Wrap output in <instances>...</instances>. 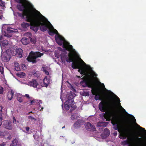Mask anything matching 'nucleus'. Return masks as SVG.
<instances>
[{
	"label": "nucleus",
	"instance_id": "f8f14e48",
	"mask_svg": "<svg viewBox=\"0 0 146 146\" xmlns=\"http://www.w3.org/2000/svg\"><path fill=\"white\" fill-rule=\"evenodd\" d=\"M85 127L88 131H94L96 130L95 126L89 122H87L85 124Z\"/></svg>",
	"mask_w": 146,
	"mask_h": 146
},
{
	"label": "nucleus",
	"instance_id": "72a5a7b5",
	"mask_svg": "<svg viewBox=\"0 0 146 146\" xmlns=\"http://www.w3.org/2000/svg\"><path fill=\"white\" fill-rule=\"evenodd\" d=\"M33 75L36 78H38L40 76V74L38 72H35L33 74Z\"/></svg>",
	"mask_w": 146,
	"mask_h": 146
},
{
	"label": "nucleus",
	"instance_id": "5fc2aeb1",
	"mask_svg": "<svg viewBox=\"0 0 146 146\" xmlns=\"http://www.w3.org/2000/svg\"><path fill=\"white\" fill-rule=\"evenodd\" d=\"M114 95L116 97V98H117V101L119 102H120V99L117 96H116V95L114 94Z\"/></svg>",
	"mask_w": 146,
	"mask_h": 146
},
{
	"label": "nucleus",
	"instance_id": "774afa93",
	"mask_svg": "<svg viewBox=\"0 0 146 146\" xmlns=\"http://www.w3.org/2000/svg\"><path fill=\"white\" fill-rule=\"evenodd\" d=\"M138 135L139 136V137H141L142 136L141 135L140 133H138Z\"/></svg>",
	"mask_w": 146,
	"mask_h": 146
},
{
	"label": "nucleus",
	"instance_id": "9b49d317",
	"mask_svg": "<svg viewBox=\"0 0 146 146\" xmlns=\"http://www.w3.org/2000/svg\"><path fill=\"white\" fill-rule=\"evenodd\" d=\"M83 80L80 82L81 85L84 87H88L89 88H91L92 85L91 84V82L90 81L89 78H81Z\"/></svg>",
	"mask_w": 146,
	"mask_h": 146
},
{
	"label": "nucleus",
	"instance_id": "37998d69",
	"mask_svg": "<svg viewBox=\"0 0 146 146\" xmlns=\"http://www.w3.org/2000/svg\"><path fill=\"white\" fill-rule=\"evenodd\" d=\"M13 121L14 123L16 124V122L19 123V121H17L16 119L14 117H13Z\"/></svg>",
	"mask_w": 146,
	"mask_h": 146
},
{
	"label": "nucleus",
	"instance_id": "bf43d9fd",
	"mask_svg": "<svg viewBox=\"0 0 146 146\" xmlns=\"http://www.w3.org/2000/svg\"><path fill=\"white\" fill-rule=\"evenodd\" d=\"M3 109V107L2 106H0V111H2Z\"/></svg>",
	"mask_w": 146,
	"mask_h": 146
},
{
	"label": "nucleus",
	"instance_id": "f257e3e1",
	"mask_svg": "<svg viewBox=\"0 0 146 146\" xmlns=\"http://www.w3.org/2000/svg\"><path fill=\"white\" fill-rule=\"evenodd\" d=\"M33 13V15L31 18V20L28 21L31 23L30 28L36 33L40 27V30L42 31L41 28L45 26L46 18L36 10Z\"/></svg>",
	"mask_w": 146,
	"mask_h": 146
},
{
	"label": "nucleus",
	"instance_id": "864d4df0",
	"mask_svg": "<svg viewBox=\"0 0 146 146\" xmlns=\"http://www.w3.org/2000/svg\"><path fill=\"white\" fill-rule=\"evenodd\" d=\"M71 89L74 92H76V90L75 89V88L73 86H72L71 87Z\"/></svg>",
	"mask_w": 146,
	"mask_h": 146
},
{
	"label": "nucleus",
	"instance_id": "3c124183",
	"mask_svg": "<svg viewBox=\"0 0 146 146\" xmlns=\"http://www.w3.org/2000/svg\"><path fill=\"white\" fill-rule=\"evenodd\" d=\"M3 132L0 131V137H2L4 136V134Z\"/></svg>",
	"mask_w": 146,
	"mask_h": 146
},
{
	"label": "nucleus",
	"instance_id": "473e14b6",
	"mask_svg": "<svg viewBox=\"0 0 146 146\" xmlns=\"http://www.w3.org/2000/svg\"><path fill=\"white\" fill-rule=\"evenodd\" d=\"M64 107L66 110H68L69 109L70 107L68 104H66L65 102L64 104Z\"/></svg>",
	"mask_w": 146,
	"mask_h": 146
},
{
	"label": "nucleus",
	"instance_id": "39448f33",
	"mask_svg": "<svg viewBox=\"0 0 146 146\" xmlns=\"http://www.w3.org/2000/svg\"><path fill=\"white\" fill-rule=\"evenodd\" d=\"M41 29L42 31H46L48 29V33L50 35H54L55 34H56V35L59 34L57 31L54 29L52 25L46 18L45 26L43 27H42Z\"/></svg>",
	"mask_w": 146,
	"mask_h": 146
},
{
	"label": "nucleus",
	"instance_id": "e433bc0d",
	"mask_svg": "<svg viewBox=\"0 0 146 146\" xmlns=\"http://www.w3.org/2000/svg\"><path fill=\"white\" fill-rule=\"evenodd\" d=\"M8 44V42L7 40H4L2 42V44L4 46L7 45Z\"/></svg>",
	"mask_w": 146,
	"mask_h": 146
},
{
	"label": "nucleus",
	"instance_id": "a878e982",
	"mask_svg": "<svg viewBox=\"0 0 146 146\" xmlns=\"http://www.w3.org/2000/svg\"><path fill=\"white\" fill-rule=\"evenodd\" d=\"M18 139L15 138L12 141L10 146H17L18 143Z\"/></svg>",
	"mask_w": 146,
	"mask_h": 146
},
{
	"label": "nucleus",
	"instance_id": "c85d7f7f",
	"mask_svg": "<svg viewBox=\"0 0 146 146\" xmlns=\"http://www.w3.org/2000/svg\"><path fill=\"white\" fill-rule=\"evenodd\" d=\"M110 133L109 130L107 128H106L105 129L104 132H103V135H104L105 136V137H106L108 136H109L110 134ZM103 134L101 135L102 136Z\"/></svg>",
	"mask_w": 146,
	"mask_h": 146
},
{
	"label": "nucleus",
	"instance_id": "13d9d810",
	"mask_svg": "<svg viewBox=\"0 0 146 146\" xmlns=\"http://www.w3.org/2000/svg\"><path fill=\"white\" fill-rule=\"evenodd\" d=\"M25 96L28 98H30L29 95L28 94H26L25 95Z\"/></svg>",
	"mask_w": 146,
	"mask_h": 146
},
{
	"label": "nucleus",
	"instance_id": "f03ea898",
	"mask_svg": "<svg viewBox=\"0 0 146 146\" xmlns=\"http://www.w3.org/2000/svg\"><path fill=\"white\" fill-rule=\"evenodd\" d=\"M55 40L56 42L59 45H62L63 48L65 49L63 51L66 52V50L69 51L68 54V57L66 58V61L67 62H70L73 61L75 59V57L76 56V52H73L72 51L74 49L72 45L70 44L69 43L65 40V39L61 36L59 34L56 35L55 36Z\"/></svg>",
	"mask_w": 146,
	"mask_h": 146
},
{
	"label": "nucleus",
	"instance_id": "b1692460",
	"mask_svg": "<svg viewBox=\"0 0 146 146\" xmlns=\"http://www.w3.org/2000/svg\"><path fill=\"white\" fill-rule=\"evenodd\" d=\"M76 96V94L72 92H70L67 95V97L68 99L73 100L74 98Z\"/></svg>",
	"mask_w": 146,
	"mask_h": 146
},
{
	"label": "nucleus",
	"instance_id": "a211bd4d",
	"mask_svg": "<svg viewBox=\"0 0 146 146\" xmlns=\"http://www.w3.org/2000/svg\"><path fill=\"white\" fill-rule=\"evenodd\" d=\"M15 53H14L13 55L14 56L16 54H18V56L19 58H21L22 57L23 55V50L21 48H19L17 49L15 51Z\"/></svg>",
	"mask_w": 146,
	"mask_h": 146
},
{
	"label": "nucleus",
	"instance_id": "bb28decb",
	"mask_svg": "<svg viewBox=\"0 0 146 146\" xmlns=\"http://www.w3.org/2000/svg\"><path fill=\"white\" fill-rule=\"evenodd\" d=\"M17 3H20L21 4H24L25 5H26V3H31L27 0H15Z\"/></svg>",
	"mask_w": 146,
	"mask_h": 146
},
{
	"label": "nucleus",
	"instance_id": "2eb2a0df",
	"mask_svg": "<svg viewBox=\"0 0 146 146\" xmlns=\"http://www.w3.org/2000/svg\"><path fill=\"white\" fill-rule=\"evenodd\" d=\"M4 126L6 129L9 130L12 129L13 127L11 122L10 121H7L4 122Z\"/></svg>",
	"mask_w": 146,
	"mask_h": 146
},
{
	"label": "nucleus",
	"instance_id": "f704fd0d",
	"mask_svg": "<svg viewBox=\"0 0 146 146\" xmlns=\"http://www.w3.org/2000/svg\"><path fill=\"white\" fill-rule=\"evenodd\" d=\"M0 72L2 74H4V68L3 66H1L0 65Z\"/></svg>",
	"mask_w": 146,
	"mask_h": 146
},
{
	"label": "nucleus",
	"instance_id": "4468645a",
	"mask_svg": "<svg viewBox=\"0 0 146 146\" xmlns=\"http://www.w3.org/2000/svg\"><path fill=\"white\" fill-rule=\"evenodd\" d=\"M1 56L2 61L5 62L9 61L11 58L10 56L5 52L2 53Z\"/></svg>",
	"mask_w": 146,
	"mask_h": 146
},
{
	"label": "nucleus",
	"instance_id": "20e7f679",
	"mask_svg": "<svg viewBox=\"0 0 146 146\" xmlns=\"http://www.w3.org/2000/svg\"><path fill=\"white\" fill-rule=\"evenodd\" d=\"M108 106L110 109L113 110L115 108V104L113 102H111V103H109L105 100H103L98 105L99 110L102 112L108 110Z\"/></svg>",
	"mask_w": 146,
	"mask_h": 146
},
{
	"label": "nucleus",
	"instance_id": "79ce46f5",
	"mask_svg": "<svg viewBox=\"0 0 146 146\" xmlns=\"http://www.w3.org/2000/svg\"><path fill=\"white\" fill-rule=\"evenodd\" d=\"M28 118L29 119H31V120L32 121L33 120H34L35 121H36L37 120V119H36L35 118H34L32 116H28Z\"/></svg>",
	"mask_w": 146,
	"mask_h": 146
},
{
	"label": "nucleus",
	"instance_id": "7c9ffc66",
	"mask_svg": "<svg viewBox=\"0 0 146 146\" xmlns=\"http://www.w3.org/2000/svg\"><path fill=\"white\" fill-rule=\"evenodd\" d=\"M15 68L16 70L17 71L20 70V68L19 67V63L17 62L15 63L14 64Z\"/></svg>",
	"mask_w": 146,
	"mask_h": 146
},
{
	"label": "nucleus",
	"instance_id": "9d476101",
	"mask_svg": "<svg viewBox=\"0 0 146 146\" xmlns=\"http://www.w3.org/2000/svg\"><path fill=\"white\" fill-rule=\"evenodd\" d=\"M91 92L92 94L95 95L94 99L96 100H101V96L100 92L99 89L96 87H93L92 88Z\"/></svg>",
	"mask_w": 146,
	"mask_h": 146
},
{
	"label": "nucleus",
	"instance_id": "7ed1b4c3",
	"mask_svg": "<svg viewBox=\"0 0 146 146\" xmlns=\"http://www.w3.org/2000/svg\"><path fill=\"white\" fill-rule=\"evenodd\" d=\"M26 5L24 4H18L17 6V8L19 11H23V13H21L18 12L17 14L18 16L24 19L25 17L26 16V21H30L31 18L33 15V13L35 12V11H33V9L34 8L33 6L31 3H27Z\"/></svg>",
	"mask_w": 146,
	"mask_h": 146
},
{
	"label": "nucleus",
	"instance_id": "052dcab7",
	"mask_svg": "<svg viewBox=\"0 0 146 146\" xmlns=\"http://www.w3.org/2000/svg\"><path fill=\"white\" fill-rule=\"evenodd\" d=\"M11 135H10L9 136L7 137V139H11Z\"/></svg>",
	"mask_w": 146,
	"mask_h": 146
},
{
	"label": "nucleus",
	"instance_id": "0eeeda50",
	"mask_svg": "<svg viewBox=\"0 0 146 146\" xmlns=\"http://www.w3.org/2000/svg\"><path fill=\"white\" fill-rule=\"evenodd\" d=\"M77 57V55L76 54V56L75 57V59L73 60L72 63V67L74 69H79L78 71L80 72L81 74H84V71L85 69L82 67V65L81 62L75 60L76 58Z\"/></svg>",
	"mask_w": 146,
	"mask_h": 146
},
{
	"label": "nucleus",
	"instance_id": "a18cd8bd",
	"mask_svg": "<svg viewBox=\"0 0 146 146\" xmlns=\"http://www.w3.org/2000/svg\"><path fill=\"white\" fill-rule=\"evenodd\" d=\"M26 35L27 36H28L29 38H31V37L32 36V35L31 33L30 32H28L26 34Z\"/></svg>",
	"mask_w": 146,
	"mask_h": 146
},
{
	"label": "nucleus",
	"instance_id": "4be33fe9",
	"mask_svg": "<svg viewBox=\"0 0 146 146\" xmlns=\"http://www.w3.org/2000/svg\"><path fill=\"white\" fill-rule=\"evenodd\" d=\"M129 141H131V142H130L127 139L125 141H122V144L124 145H128L129 146H134L133 145V141H130V140Z\"/></svg>",
	"mask_w": 146,
	"mask_h": 146
},
{
	"label": "nucleus",
	"instance_id": "2f4dec72",
	"mask_svg": "<svg viewBox=\"0 0 146 146\" xmlns=\"http://www.w3.org/2000/svg\"><path fill=\"white\" fill-rule=\"evenodd\" d=\"M7 31L8 33H9L16 32L15 31L14 29L10 27H7Z\"/></svg>",
	"mask_w": 146,
	"mask_h": 146
},
{
	"label": "nucleus",
	"instance_id": "a19ab883",
	"mask_svg": "<svg viewBox=\"0 0 146 146\" xmlns=\"http://www.w3.org/2000/svg\"><path fill=\"white\" fill-rule=\"evenodd\" d=\"M0 6L3 7H4L5 6V3L2 0H0Z\"/></svg>",
	"mask_w": 146,
	"mask_h": 146
},
{
	"label": "nucleus",
	"instance_id": "6e6d98bb",
	"mask_svg": "<svg viewBox=\"0 0 146 146\" xmlns=\"http://www.w3.org/2000/svg\"><path fill=\"white\" fill-rule=\"evenodd\" d=\"M25 129H26V130L28 131H29V127H25Z\"/></svg>",
	"mask_w": 146,
	"mask_h": 146
},
{
	"label": "nucleus",
	"instance_id": "6ab92c4d",
	"mask_svg": "<svg viewBox=\"0 0 146 146\" xmlns=\"http://www.w3.org/2000/svg\"><path fill=\"white\" fill-rule=\"evenodd\" d=\"M14 93V91L12 90H11L9 91L7 96L8 99L9 100H11L12 99Z\"/></svg>",
	"mask_w": 146,
	"mask_h": 146
},
{
	"label": "nucleus",
	"instance_id": "6e6552de",
	"mask_svg": "<svg viewBox=\"0 0 146 146\" xmlns=\"http://www.w3.org/2000/svg\"><path fill=\"white\" fill-rule=\"evenodd\" d=\"M130 141H133L134 146H143L146 145L143 143V140L141 137H139L137 135L130 139Z\"/></svg>",
	"mask_w": 146,
	"mask_h": 146
},
{
	"label": "nucleus",
	"instance_id": "4d7b16f0",
	"mask_svg": "<svg viewBox=\"0 0 146 146\" xmlns=\"http://www.w3.org/2000/svg\"><path fill=\"white\" fill-rule=\"evenodd\" d=\"M80 59L81 61V62H82V63L83 64H85V63L83 61V60L81 59V58H80Z\"/></svg>",
	"mask_w": 146,
	"mask_h": 146
},
{
	"label": "nucleus",
	"instance_id": "423d86ee",
	"mask_svg": "<svg viewBox=\"0 0 146 146\" xmlns=\"http://www.w3.org/2000/svg\"><path fill=\"white\" fill-rule=\"evenodd\" d=\"M115 113L113 112L108 111L104 114L105 117H107L109 120L111 119H112L111 123L113 126L114 129L115 130L118 129V131H119V122L116 119V117H115Z\"/></svg>",
	"mask_w": 146,
	"mask_h": 146
},
{
	"label": "nucleus",
	"instance_id": "de8ad7c7",
	"mask_svg": "<svg viewBox=\"0 0 146 146\" xmlns=\"http://www.w3.org/2000/svg\"><path fill=\"white\" fill-rule=\"evenodd\" d=\"M16 96L17 97V98H19V97H21L22 96L21 94H19V93L16 94Z\"/></svg>",
	"mask_w": 146,
	"mask_h": 146
},
{
	"label": "nucleus",
	"instance_id": "aec40b11",
	"mask_svg": "<svg viewBox=\"0 0 146 146\" xmlns=\"http://www.w3.org/2000/svg\"><path fill=\"white\" fill-rule=\"evenodd\" d=\"M127 123L129 124V125H127V128L126 129V131H127L129 133L132 132L133 131V125L129 121H127Z\"/></svg>",
	"mask_w": 146,
	"mask_h": 146
},
{
	"label": "nucleus",
	"instance_id": "ddd939ff",
	"mask_svg": "<svg viewBox=\"0 0 146 146\" xmlns=\"http://www.w3.org/2000/svg\"><path fill=\"white\" fill-rule=\"evenodd\" d=\"M66 104H68L69 106L72 109H70V111L72 112V110H75L76 108V105L74 106V100L68 99L66 102Z\"/></svg>",
	"mask_w": 146,
	"mask_h": 146
},
{
	"label": "nucleus",
	"instance_id": "cd10ccee",
	"mask_svg": "<svg viewBox=\"0 0 146 146\" xmlns=\"http://www.w3.org/2000/svg\"><path fill=\"white\" fill-rule=\"evenodd\" d=\"M42 101L40 100L38 101L36 99H34L31 101V104H39V107H41V105H40V103H42Z\"/></svg>",
	"mask_w": 146,
	"mask_h": 146
},
{
	"label": "nucleus",
	"instance_id": "4c0bfd02",
	"mask_svg": "<svg viewBox=\"0 0 146 146\" xmlns=\"http://www.w3.org/2000/svg\"><path fill=\"white\" fill-rule=\"evenodd\" d=\"M31 41L33 43L35 44L36 42V40L35 38H30Z\"/></svg>",
	"mask_w": 146,
	"mask_h": 146
},
{
	"label": "nucleus",
	"instance_id": "dca6fc26",
	"mask_svg": "<svg viewBox=\"0 0 146 146\" xmlns=\"http://www.w3.org/2000/svg\"><path fill=\"white\" fill-rule=\"evenodd\" d=\"M28 85L34 88H36L39 85L36 80L35 79H32L29 82H28Z\"/></svg>",
	"mask_w": 146,
	"mask_h": 146
},
{
	"label": "nucleus",
	"instance_id": "412c9836",
	"mask_svg": "<svg viewBox=\"0 0 146 146\" xmlns=\"http://www.w3.org/2000/svg\"><path fill=\"white\" fill-rule=\"evenodd\" d=\"M83 124V121L82 120L78 119L77 121L74 123V126L75 128H77L80 127L81 125Z\"/></svg>",
	"mask_w": 146,
	"mask_h": 146
},
{
	"label": "nucleus",
	"instance_id": "c756f323",
	"mask_svg": "<svg viewBox=\"0 0 146 146\" xmlns=\"http://www.w3.org/2000/svg\"><path fill=\"white\" fill-rule=\"evenodd\" d=\"M30 25H31V23H29L23 22L21 23V25L22 28L25 29L29 27Z\"/></svg>",
	"mask_w": 146,
	"mask_h": 146
},
{
	"label": "nucleus",
	"instance_id": "680f3d73",
	"mask_svg": "<svg viewBox=\"0 0 146 146\" xmlns=\"http://www.w3.org/2000/svg\"><path fill=\"white\" fill-rule=\"evenodd\" d=\"M11 135H10L9 136L7 137V139H11Z\"/></svg>",
	"mask_w": 146,
	"mask_h": 146
},
{
	"label": "nucleus",
	"instance_id": "393cba45",
	"mask_svg": "<svg viewBox=\"0 0 146 146\" xmlns=\"http://www.w3.org/2000/svg\"><path fill=\"white\" fill-rule=\"evenodd\" d=\"M21 42L24 45H27L29 42V38H27L25 37H24L22 38Z\"/></svg>",
	"mask_w": 146,
	"mask_h": 146
},
{
	"label": "nucleus",
	"instance_id": "5701e85b",
	"mask_svg": "<svg viewBox=\"0 0 146 146\" xmlns=\"http://www.w3.org/2000/svg\"><path fill=\"white\" fill-rule=\"evenodd\" d=\"M84 72L85 73L84 74H83V75H84L85 76H83V75H82L81 77H82V78H89V80H90V81L91 82L92 78L90 75L87 73L86 70L84 71Z\"/></svg>",
	"mask_w": 146,
	"mask_h": 146
},
{
	"label": "nucleus",
	"instance_id": "e2e57ef3",
	"mask_svg": "<svg viewBox=\"0 0 146 146\" xmlns=\"http://www.w3.org/2000/svg\"><path fill=\"white\" fill-rule=\"evenodd\" d=\"M5 145V144L4 143H3L1 144H0V146H4Z\"/></svg>",
	"mask_w": 146,
	"mask_h": 146
},
{
	"label": "nucleus",
	"instance_id": "1a4fd4ad",
	"mask_svg": "<svg viewBox=\"0 0 146 146\" xmlns=\"http://www.w3.org/2000/svg\"><path fill=\"white\" fill-rule=\"evenodd\" d=\"M43 55V53L39 52L33 53L27 57V59L28 61L32 62L33 63H35L36 62V58L38 57H40Z\"/></svg>",
	"mask_w": 146,
	"mask_h": 146
},
{
	"label": "nucleus",
	"instance_id": "f3484780",
	"mask_svg": "<svg viewBox=\"0 0 146 146\" xmlns=\"http://www.w3.org/2000/svg\"><path fill=\"white\" fill-rule=\"evenodd\" d=\"M50 80L49 78H48L47 76H46L44 79L43 84L41 85L42 87H47L48 85L50 83Z\"/></svg>",
	"mask_w": 146,
	"mask_h": 146
},
{
	"label": "nucleus",
	"instance_id": "69168bd1",
	"mask_svg": "<svg viewBox=\"0 0 146 146\" xmlns=\"http://www.w3.org/2000/svg\"><path fill=\"white\" fill-rule=\"evenodd\" d=\"M117 134V132H115L114 133V135H116Z\"/></svg>",
	"mask_w": 146,
	"mask_h": 146
},
{
	"label": "nucleus",
	"instance_id": "0e129e2a",
	"mask_svg": "<svg viewBox=\"0 0 146 146\" xmlns=\"http://www.w3.org/2000/svg\"><path fill=\"white\" fill-rule=\"evenodd\" d=\"M45 73L46 75H48L49 74V72L48 71H46L45 72Z\"/></svg>",
	"mask_w": 146,
	"mask_h": 146
},
{
	"label": "nucleus",
	"instance_id": "58836bf2",
	"mask_svg": "<svg viewBox=\"0 0 146 146\" xmlns=\"http://www.w3.org/2000/svg\"><path fill=\"white\" fill-rule=\"evenodd\" d=\"M129 115L131 116V117L132 118H131L132 119V120L133 122L134 123H136V120L135 119V118L134 117V116H133V115Z\"/></svg>",
	"mask_w": 146,
	"mask_h": 146
},
{
	"label": "nucleus",
	"instance_id": "c03bdc74",
	"mask_svg": "<svg viewBox=\"0 0 146 146\" xmlns=\"http://www.w3.org/2000/svg\"><path fill=\"white\" fill-rule=\"evenodd\" d=\"M3 93V88L0 86V94H2Z\"/></svg>",
	"mask_w": 146,
	"mask_h": 146
},
{
	"label": "nucleus",
	"instance_id": "09e8293b",
	"mask_svg": "<svg viewBox=\"0 0 146 146\" xmlns=\"http://www.w3.org/2000/svg\"><path fill=\"white\" fill-rule=\"evenodd\" d=\"M20 77L24 76H25V74L24 72H21L20 74Z\"/></svg>",
	"mask_w": 146,
	"mask_h": 146
},
{
	"label": "nucleus",
	"instance_id": "c9c22d12",
	"mask_svg": "<svg viewBox=\"0 0 146 146\" xmlns=\"http://www.w3.org/2000/svg\"><path fill=\"white\" fill-rule=\"evenodd\" d=\"M138 126H139V128L141 129V130L143 131L145 137H146V130H145V128H143L141 127H140L139 125H138Z\"/></svg>",
	"mask_w": 146,
	"mask_h": 146
},
{
	"label": "nucleus",
	"instance_id": "338daca9",
	"mask_svg": "<svg viewBox=\"0 0 146 146\" xmlns=\"http://www.w3.org/2000/svg\"><path fill=\"white\" fill-rule=\"evenodd\" d=\"M3 16L2 15H0V19H2Z\"/></svg>",
	"mask_w": 146,
	"mask_h": 146
},
{
	"label": "nucleus",
	"instance_id": "ea45409f",
	"mask_svg": "<svg viewBox=\"0 0 146 146\" xmlns=\"http://www.w3.org/2000/svg\"><path fill=\"white\" fill-rule=\"evenodd\" d=\"M101 126H103L105 127L106 126V125L108 124V122H103L101 123Z\"/></svg>",
	"mask_w": 146,
	"mask_h": 146
},
{
	"label": "nucleus",
	"instance_id": "49530a36",
	"mask_svg": "<svg viewBox=\"0 0 146 146\" xmlns=\"http://www.w3.org/2000/svg\"><path fill=\"white\" fill-rule=\"evenodd\" d=\"M17 100L20 103L22 102H23V100L22 99V96L21 97H19V98H17Z\"/></svg>",
	"mask_w": 146,
	"mask_h": 146
},
{
	"label": "nucleus",
	"instance_id": "603ef678",
	"mask_svg": "<svg viewBox=\"0 0 146 146\" xmlns=\"http://www.w3.org/2000/svg\"><path fill=\"white\" fill-rule=\"evenodd\" d=\"M2 118L1 117H0V126H1L2 124Z\"/></svg>",
	"mask_w": 146,
	"mask_h": 146
},
{
	"label": "nucleus",
	"instance_id": "8fccbe9b",
	"mask_svg": "<svg viewBox=\"0 0 146 146\" xmlns=\"http://www.w3.org/2000/svg\"><path fill=\"white\" fill-rule=\"evenodd\" d=\"M101 86L102 87V88L105 90H107L106 88H105L104 85V84H101Z\"/></svg>",
	"mask_w": 146,
	"mask_h": 146
}]
</instances>
